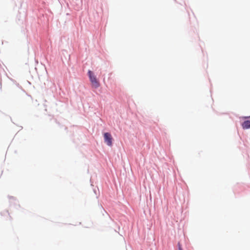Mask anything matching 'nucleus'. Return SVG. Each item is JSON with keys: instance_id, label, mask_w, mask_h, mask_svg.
Wrapping results in <instances>:
<instances>
[{"instance_id": "nucleus-1", "label": "nucleus", "mask_w": 250, "mask_h": 250, "mask_svg": "<svg viewBox=\"0 0 250 250\" xmlns=\"http://www.w3.org/2000/svg\"><path fill=\"white\" fill-rule=\"evenodd\" d=\"M88 73L92 86L94 88L98 87L100 86V83L97 80L96 76L93 74L91 71L89 70Z\"/></svg>"}, {"instance_id": "nucleus-2", "label": "nucleus", "mask_w": 250, "mask_h": 250, "mask_svg": "<svg viewBox=\"0 0 250 250\" xmlns=\"http://www.w3.org/2000/svg\"><path fill=\"white\" fill-rule=\"evenodd\" d=\"M104 142L109 146L112 145V137L111 135L108 132L104 133Z\"/></svg>"}, {"instance_id": "nucleus-3", "label": "nucleus", "mask_w": 250, "mask_h": 250, "mask_svg": "<svg viewBox=\"0 0 250 250\" xmlns=\"http://www.w3.org/2000/svg\"><path fill=\"white\" fill-rule=\"evenodd\" d=\"M242 126L243 129H247L250 128V120H247L244 122Z\"/></svg>"}, {"instance_id": "nucleus-4", "label": "nucleus", "mask_w": 250, "mask_h": 250, "mask_svg": "<svg viewBox=\"0 0 250 250\" xmlns=\"http://www.w3.org/2000/svg\"><path fill=\"white\" fill-rule=\"evenodd\" d=\"M178 249L179 250H183L181 246L180 245V244H179V248H178Z\"/></svg>"}]
</instances>
